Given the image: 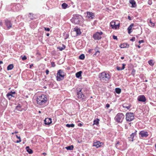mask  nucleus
Wrapping results in <instances>:
<instances>
[{
  "instance_id": "nucleus-1",
  "label": "nucleus",
  "mask_w": 156,
  "mask_h": 156,
  "mask_svg": "<svg viewBox=\"0 0 156 156\" xmlns=\"http://www.w3.org/2000/svg\"><path fill=\"white\" fill-rule=\"evenodd\" d=\"M48 100L46 96L42 94L41 96L37 97V103L38 104L43 105V106L45 105V103Z\"/></svg>"
},
{
  "instance_id": "nucleus-2",
  "label": "nucleus",
  "mask_w": 156,
  "mask_h": 156,
  "mask_svg": "<svg viewBox=\"0 0 156 156\" xmlns=\"http://www.w3.org/2000/svg\"><path fill=\"white\" fill-rule=\"evenodd\" d=\"M99 76L100 80L104 83L108 82L110 78L109 74L105 72L101 73Z\"/></svg>"
},
{
  "instance_id": "nucleus-3",
  "label": "nucleus",
  "mask_w": 156,
  "mask_h": 156,
  "mask_svg": "<svg viewBox=\"0 0 156 156\" xmlns=\"http://www.w3.org/2000/svg\"><path fill=\"white\" fill-rule=\"evenodd\" d=\"M65 73L63 70L59 69L58 70L57 73L56 80L58 81L62 80L64 79Z\"/></svg>"
},
{
  "instance_id": "nucleus-4",
  "label": "nucleus",
  "mask_w": 156,
  "mask_h": 156,
  "mask_svg": "<svg viewBox=\"0 0 156 156\" xmlns=\"http://www.w3.org/2000/svg\"><path fill=\"white\" fill-rule=\"evenodd\" d=\"M82 19V17L81 16L76 15L74 16L73 17V18L72 20L75 23L78 24Z\"/></svg>"
},
{
  "instance_id": "nucleus-5",
  "label": "nucleus",
  "mask_w": 156,
  "mask_h": 156,
  "mask_svg": "<svg viewBox=\"0 0 156 156\" xmlns=\"http://www.w3.org/2000/svg\"><path fill=\"white\" fill-rule=\"evenodd\" d=\"M124 117V115L122 113H118L115 117V119L118 122H121L122 121Z\"/></svg>"
},
{
  "instance_id": "nucleus-6",
  "label": "nucleus",
  "mask_w": 156,
  "mask_h": 156,
  "mask_svg": "<svg viewBox=\"0 0 156 156\" xmlns=\"http://www.w3.org/2000/svg\"><path fill=\"white\" fill-rule=\"evenodd\" d=\"M126 119L127 121H131L134 118V114L133 113H127L126 114Z\"/></svg>"
},
{
  "instance_id": "nucleus-7",
  "label": "nucleus",
  "mask_w": 156,
  "mask_h": 156,
  "mask_svg": "<svg viewBox=\"0 0 156 156\" xmlns=\"http://www.w3.org/2000/svg\"><path fill=\"white\" fill-rule=\"evenodd\" d=\"M102 34V32H97L93 35V37L95 40H100L101 38V35Z\"/></svg>"
},
{
  "instance_id": "nucleus-8",
  "label": "nucleus",
  "mask_w": 156,
  "mask_h": 156,
  "mask_svg": "<svg viewBox=\"0 0 156 156\" xmlns=\"http://www.w3.org/2000/svg\"><path fill=\"white\" fill-rule=\"evenodd\" d=\"M77 97L79 99H83L84 96L82 92H81V90H80L79 91H78L77 92Z\"/></svg>"
},
{
  "instance_id": "nucleus-9",
  "label": "nucleus",
  "mask_w": 156,
  "mask_h": 156,
  "mask_svg": "<svg viewBox=\"0 0 156 156\" xmlns=\"http://www.w3.org/2000/svg\"><path fill=\"white\" fill-rule=\"evenodd\" d=\"M138 101H139L144 102L146 101V98L144 95L139 96L137 98Z\"/></svg>"
},
{
  "instance_id": "nucleus-10",
  "label": "nucleus",
  "mask_w": 156,
  "mask_h": 156,
  "mask_svg": "<svg viewBox=\"0 0 156 156\" xmlns=\"http://www.w3.org/2000/svg\"><path fill=\"white\" fill-rule=\"evenodd\" d=\"M15 94V92H10L9 93H8L6 95V96L8 98L9 100L11 99L12 97H14V96L13 95V94Z\"/></svg>"
},
{
  "instance_id": "nucleus-11",
  "label": "nucleus",
  "mask_w": 156,
  "mask_h": 156,
  "mask_svg": "<svg viewBox=\"0 0 156 156\" xmlns=\"http://www.w3.org/2000/svg\"><path fill=\"white\" fill-rule=\"evenodd\" d=\"M140 135L142 137H147L148 135L147 132L144 131H141L140 133Z\"/></svg>"
},
{
  "instance_id": "nucleus-12",
  "label": "nucleus",
  "mask_w": 156,
  "mask_h": 156,
  "mask_svg": "<svg viewBox=\"0 0 156 156\" xmlns=\"http://www.w3.org/2000/svg\"><path fill=\"white\" fill-rule=\"evenodd\" d=\"M5 24L7 27L8 29H9L12 27V24L10 21L6 20H5Z\"/></svg>"
},
{
  "instance_id": "nucleus-13",
  "label": "nucleus",
  "mask_w": 156,
  "mask_h": 156,
  "mask_svg": "<svg viewBox=\"0 0 156 156\" xmlns=\"http://www.w3.org/2000/svg\"><path fill=\"white\" fill-rule=\"evenodd\" d=\"M74 30L72 32L73 33L74 32H76V35H78L81 34V32L80 31V30L77 27H75L74 28Z\"/></svg>"
},
{
  "instance_id": "nucleus-14",
  "label": "nucleus",
  "mask_w": 156,
  "mask_h": 156,
  "mask_svg": "<svg viewBox=\"0 0 156 156\" xmlns=\"http://www.w3.org/2000/svg\"><path fill=\"white\" fill-rule=\"evenodd\" d=\"M44 123L45 125H49L51 123V118H46L44 120Z\"/></svg>"
},
{
  "instance_id": "nucleus-15",
  "label": "nucleus",
  "mask_w": 156,
  "mask_h": 156,
  "mask_svg": "<svg viewBox=\"0 0 156 156\" xmlns=\"http://www.w3.org/2000/svg\"><path fill=\"white\" fill-rule=\"evenodd\" d=\"M94 14L91 12H87V17L90 20L92 19L93 18Z\"/></svg>"
},
{
  "instance_id": "nucleus-16",
  "label": "nucleus",
  "mask_w": 156,
  "mask_h": 156,
  "mask_svg": "<svg viewBox=\"0 0 156 156\" xmlns=\"http://www.w3.org/2000/svg\"><path fill=\"white\" fill-rule=\"evenodd\" d=\"M136 131L135 132H134V133H133L130 135V137H129V140L131 141L132 142L133 141V138L134 137V136H135L136 135Z\"/></svg>"
},
{
  "instance_id": "nucleus-17",
  "label": "nucleus",
  "mask_w": 156,
  "mask_h": 156,
  "mask_svg": "<svg viewBox=\"0 0 156 156\" xmlns=\"http://www.w3.org/2000/svg\"><path fill=\"white\" fill-rule=\"evenodd\" d=\"M134 26V24L133 23L131 24L129 26L128 28V32L129 34H130L132 31H131L132 28V27Z\"/></svg>"
},
{
  "instance_id": "nucleus-18",
  "label": "nucleus",
  "mask_w": 156,
  "mask_h": 156,
  "mask_svg": "<svg viewBox=\"0 0 156 156\" xmlns=\"http://www.w3.org/2000/svg\"><path fill=\"white\" fill-rule=\"evenodd\" d=\"M130 3L132 4V7H135L136 6V3L134 0H130Z\"/></svg>"
},
{
  "instance_id": "nucleus-19",
  "label": "nucleus",
  "mask_w": 156,
  "mask_h": 156,
  "mask_svg": "<svg viewBox=\"0 0 156 156\" xmlns=\"http://www.w3.org/2000/svg\"><path fill=\"white\" fill-rule=\"evenodd\" d=\"M101 143L99 141H97L94 142V146L96 147L97 148H98L101 146Z\"/></svg>"
},
{
  "instance_id": "nucleus-20",
  "label": "nucleus",
  "mask_w": 156,
  "mask_h": 156,
  "mask_svg": "<svg viewBox=\"0 0 156 156\" xmlns=\"http://www.w3.org/2000/svg\"><path fill=\"white\" fill-rule=\"evenodd\" d=\"M126 65L125 64H122V68L119 67L118 66H117L116 67V69L118 70H122L124 69L125 68V66Z\"/></svg>"
},
{
  "instance_id": "nucleus-21",
  "label": "nucleus",
  "mask_w": 156,
  "mask_h": 156,
  "mask_svg": "<svg viewBox=\"0 0 156 156\" xmlns=\"http://www.w3.org/2000/svg\"><path fill=\"white\" fill-rule=\"evenodd\" d=\"M26 149L27 152H28L29 154H31L33 153V151L31 149L29 148L28 146H27L26 147Z\"/></svg>"
},
{
  "instance_id": "nucleus-22",
  "label": "nucleus",
  "mask_w": 156,
  "mask_h": 156,
  "mask_svg": "<svg viewBox=\"0 0 156 156\" xmlns=\"http://www.w3.org/2000/svg\"><path fill=\"white\" fill-rule=\"evenodd\" d=\"M82 73V72L81 71L77 72L76 74V77L77 78H79L81 76Z\"/></svg>"
},
{
  "instance_id": "nucleus-23",
  "label": "nucleus",
  "mask_w": 156,
  "mask_h": 156,
  "mask_svg": "<svg viewBox=\"0 0 156 156\" xmlns=\"http://www.w3.org/2000/svg\"><path fill=\"white\" fill-rule=\"evenodd\" d=\"M13 65L12 64L9 65L7 67V69L8 70H11L13 68Z\"/></svg>"
},
{
  "instance_id": "nucleus-24",
  "label": "nucleus",
  "mask_w": 156,
  "mask_h": 156,
  "mask_svg": "<svg viewBox=\"0 0 156 156\" xmlns=\"http://www.w3.org/2000/svg\"><path fill=\"white\" fill-rule=\"evenodd\" d=\"M115 24V22L114 21H112L110 23V25L111 27H112V28L114 29V26Z\"/></svg>"
},
{
  "instance_id": "nucleus-25",
  "label": "nucleus",
  "mask_w": 156,
  "mask_h": 156,
  "mask_svg": "<svg viewBox=\"0 0 156 156\" xmlns=\"http://www.w3.org/2000/svg\"><path fill=\"white\" fill-rule=\"evenodd\" d=\"M16 137L17 138L19 139V140H17L15 142L16 143H19L21 141V140L20 136H18L17 135H16Z\"/></svg>"
},
{
  "instance_id": "nucleus-26",
  "label": "nucleus",
  "mask_w": 156,
  "mask_h": 156,
  "mask_svg": "<svg viewBox=\"0 0 156 156\" xmlns=\"http://www.w3.org/2000/svg\"><path fill=\"white\" fill-rule=\"evenodd\" d=\"M73 145L70 146L66 147V148L67 150H71L73 149Z\"/></svg>"
},
{
  "instance_id": "nucleus-27",
  "label": "nucleus",
  "mask_w": 156,
  "mask_h": 156,
  "mask_svg": "<svg viewBox=\"0 0 156 156\" xmlns=\"http://www.w3.org/2000/svg\"><path fill=\"white\" fill-rule=\"evenodd\" d=\"M115 91L117 93L119 94L121 93V90L119 88H116L115 89Z\"/></svg>"
},
{
  "instance_id": "nucleus-28",
  "label": "nucleus",
  "mask_w": 156,
  "mask_h": 156,
  "mask_svg": "<svg viewBox=\"0 0 156 156\" xmlns=\"http://www.w3.org/2000/svg\"><path fill=\"white\" fill-rule=\"evenodd\" d=\"M66 126L68 127H74L75 126V125L73 124H66Z\"/></svg>"
},
{
  "instance_id": "nucleus-29",
  "label": "nucleus",
  "mask_w": 156,
  "mask_h": 156,
  "mask_svg": "<svg viewBox=\"0 0 156 156\" xmlns=\"http://www.w3.org/2000/svg\"><path fill=\"white\" fill-rule=\"evenodd\" d=\"M16 109L20 111H22V108H21V106L20 105H19L16 107Z\"/></svg>"
},
{
  "instance_id": "nucleus-30",
  "label": "nucleus",
  "mask_w": 156,
  "mask_h": 156,
  "mask_svg": "<svg viewBox=\"0 0 156 156\" xmlns=\"http://www.w3.org/2000/svg\"><path fill=\"white\" fill-rule=\"evenodd\" d=\"M65 46L64 45H63V46L62 47H59L58 48L59 49L60 51H62L65 49Z\"/></svg>"
},
{
  "instance_id": "nucleus-31",
  "label": "nucleus",
  "mask_w": 156,
  "mask_h": 156,
  "mask_svg": "<svg viewBox=\"0 0 156 156\" xmlns=\"http://www.w3.org/2000/svg\"><path fill=\"white\" fill-rule=\"evenodd\" d=\"M67 6L68 5L65 3H63L62 5V8L64 9H66Z\"/></svg>"
},
{
  "instance_id": "nucleus-32",
  "label": "nucleus",
  "mask_w": 156,
  "mask_h": 156,
  "mask_svg": "<svg viewBox=\"0 0 156 156\" xmlns=\"http://www.w3.org/2000/svg\"><path fill=\"white\" fill-rule=\"evenodd\" d=\"M99 120L97 119L96 120H94V124H96L97 125L99 123Z\"/></svg>"
},
{
  "instance_id": "nucleus-33",
  "label": "nucleus",
  "mask_w": 156,
  "mask_h": 156,
  "mask_svg": "<svg viewBox=\"0 0 156 156\" xmlns=\"http://www.w3.org/2000/svg\"><path fill=\"white\" fill-rule=\"evenodd\" d=\"M131 123H128L125 124V128L126 129H128L129 128V127H130L131 126L130 125Z\"/></svg>"
},
{
  "instance_id": "nucleus-34",
  "label": "nucleus",
  "mask_w": 156,
  "mask_h": 156,
  "mask_svg": "<svg viewBox=\"0 0 156 156\" xmlns=\"http://www.w3.org/2000/svg\"><path fill=\"white\" fill-rule=\"evenodd\" d=\"M84 58H85V55L83 54H81L79 57V58H80V59H81V60L84 59Z\"/></svg>"
},
{
  "instance_id": "nucleus-35",
  "label": "nucleus",
  "mask_w": 156,
  "mask_h": 156,
  "mask_svg": "<svg viewBox=\"0 0 156 156\" xmlns=\"http://www.w3.org/2000/svg\"><path fill=\"white\" fill-rule=\"evenodd\" d=\"M30 19L31 20H33L34 18V17L33 16V14L32 13H29V16Z\"/></svg>"
},
{
  "instance_id": "nucleus-36",
  "label": "nucleus",
  "mask_w": 156,
  "mask_h": 156,
  "mask_svg": "<svg viewBox=\"0 0 156 156\" xmlns=\"http://www.w3.org/2000/svg\"><path fill=\"white\" fill-rule=\"evenodd\" d=\"M123 106L124 108H126L127 109H129L130 107V106L129 105L128 106H126V105L125 104H124L123 105Z\"/></svg>"
},
{
  "instance_id": "nucleus-37",
  "label": "nucleus",
  "mask_w": 156,
  "mask_h": 156,
  "mask_svg": "<svg viewBox=\"0 0 156 156\" xmlns=\"http://www.w3.org/2000/svg\"><path fill=\"white\" fill-rule=\"evenodd\" d=\"M148 63L151 66H153L154 64L153 62V61L152 60H149L148 62Z\"/></svg>"
},
{
  "instance_id": "nucleus-38",
  "label": "nucleus",
  "mask_w": 156,
  "mask_h": 156,
  "mask_svg": "<svg viewBox=\"0 0 156 156\" xmlns=\"http://www.w3.org/2000/svg\"><path fill=\"white\" fill-rule=\"evenodd\" d=\"M98 47H96L95 48V50L96 51V54L98 53H100V51L98 50Z\"/></svg>"
},
{
  "instance_id": "nucleus-39",
  "label": "nucleus",
  "mask_w": 156,
  "mask_h": 156,
  "mask_svg": "<svg viewBox=\"0 0 156 156\" xmlns=\"http://www.w3.org/2000/svg\"><path fill=\"white\" fill-rule=\"evenodd\" d=\"M136 71L134 69H133L131 72V74L133 75L134 76L135 74Z\"/></svg>"
},
{
  "instance_id": "nucleus-40",
  "label": "nucleus",
  "mask_w": 156,
  "mask_h": 156,
  "mask_svg": "<svg viewBox=\"0 0 156 156\" xmlns=\"http://www.w3.org/2000/svg\"><path fill=\"white\" fill-rule=\"evenodd\" d=\"M119 24H115V25L114 26V29H116L118 28H119Z\"/></svg>"
},
{
  "instance_id": "nucleus-41",
  "label": "nucleus",
  "mask_w": 156,
  "mask_h": 156,
  "mask_svg": "<svg viewBox=\"0 0 156 156\" xmlns=\"http://www.w3.org/2000/svg\"><path fill=\"white\" fill-rule=\"evenodd\" d=\"M150 23L151 24V26L153 27L154 26V24L151 21V20H150Z\"/></svg>"
},
{
  "instance_id": "nucleus-42",
  "label": "nucleus",
  "mask_w": 156,
  "mask_h": 156,
  "mask_svg": "<svg viewBox=\"0 0 156 156\" xmlns=\"http://www.w3.org/2000/svg\"><path fill=\"white\" fill-rule=\"evenodd\" d=\"M51 64L52 67H55V62H51Z\"/></svg>"
},
{
  "instance_id": "nucleus-43",
  "label": "nucleus",
  "mask_w": 156,
  "mask_h": 156,
  "mask_svg": "<svg viewBox=\"0 0 156 156\" xmlns=\"http://www.w3.org/2000/svg\"><path fill=\"white\" fill-rule=\"evenodd\" d=\"M148 3L149 5H151L152 4V0H149L148 2Z\"/></svg>"
},
{
  "instance_id": "nucleus-44",
  "label": "nucleus",
  "mask_w": 156,
  "mask_h": 156,
  "mask_svg": "<svg viewBox=\"0 0 156 156\" xmlns=\"http://www.w3.org/2000/svg\"><path fill=\"white\" fill-rule=\"evenodd\" d=\"M21 57L22 58V59L23 60L26 59L27 58V57H26L25 56H24L23 57L21 56Z\"/></svg>"
},
{
  "instance_id": "nucleus-45",
  "label": "nucleus",
  "mask_w": 156,
  "mask_h": 156,
  "mask_svg": "<svg viewBox=\"0 0 156 156\" xmlns=\"http://www.w3.org/2000/svg\"><path fill=\"white\" fill-rule=\"evenodd\" d=\"M44 30H46V31H50V29L49 28H46V27H44Z\"/></svg>"
},
{
  "instance_id": "nucleus-46",
  "label": "nucleus",
  "mask_w": 156,
  "mask_h": 156,
  "mask_svg": "<svg viewBox=\"0 0 156 156\" xmlns=\"http://www.w3.org/2000/svg\"><path fill=\"white\" fill-rule=\"evenodd\" d=\"M130 40L133 41H135V37H133L130 39Z\"/></svg>"
},
{
  "instance_id": "nucleus-47",
  "label": "nucleus",
  "mask_w": 156,
  "mask_h": 156,
  "mask_svg": "<svg viewBox=\"0 0 156 156\" xmlns=\"http://www.w3.org/2000/svg\"><path fill=\"white\" fill-rule=\"evenodd\" d=\"M113 38L114 39L117 40V37L115 35L113 36Z\"/></svg>"
},
{
  "instance_id": "nucleus-48",
  "label": "nucleus",
  "mask_w": 156,
  "mask_h": 156,
  "mask_svg": "<svg viewBox=\"0 0 156 156\" xmlns=\"http://www.w3.org/2000/svg\"><path fill=\"white\" fill-rule=\"evenodd\" d=\"M49 73V71L48 69L46 70V75H48Z\"/></svg>"
},
{
  "instance_id": "nucleus-49",
  "label": "nucleus",
  "mask_w": 156,
  "mask_h": 156,
  "mask_svg": "<svg viewBox=\"0 0 156 156\" xmlns=\"http://www.w3.org/2000/svg\"><path fill=\"white\" fill-rule=\"evenodd\" d=\"M106 107L107 108H108L110 107V105L108 104H107L106 105Z\"/></svg>"
},
{
  "instance_id": "nucleus-50",
  "label": "nucleus",
  "mask_w": 156,
  "mask_h": 156,
  "mask_svg": "<svg viewBox=\"0 0 156 156\" xmlns=\"http://www.w3.org/2000/svg\"><path fill=\"white\" fill-rule=\"evenodd\" d=\"M119 144V142H117L115 145L116 147H118V145Z\"/></svg>"
},
{
  "instance_id": "nucleus-51",
  "label": "nucleus",
  "mask_w": 156,
  "mask_h": 156,
  "mask_svg": "<svg viewBox=\"0 0 156 156\" xmlns=\"http://www.w3.org/2000/svg\"><path fill=\"white\" fill-rule=\"evenodd\" d=\"M144 42V41L143 40H141V41H139V43L140 44L141 43H143Z\"/></svg>"
},
{
  "instance_id": "nucleus-52",
  "label": "nucleus",
  "mask_w": 156,
  "mask_h": 156,
  "mask_svg": "<svg viewBox=\"0 0 156 156\" xmlns=\"http://www.w3.org/2000/svg\"><path fill=\"white\" fill-rule=\"evenodd\" d=\"M82 124L81 123H79L78 124V125L80 126H82Z\"/></svg>"
},
{
  "instance_id": "nucleus-53",
  "label": "nucleus",
  "mask_w": 156,
  "mask_h": 156,
  "mask_svg": "<svg viewBox=\"0 0 156 156\" xmlns=\"http://www.w3.org/2000/svg\"><path fill=\"white\" fill-rule=\"evenodd\" d=\"M18 133V132H17V131H15V132H13V133H12V134L13 135V134H14L15 133Z\"/></svg>"
},
{
  "instance_id": "nucleus-54",
  "label": "nucleus",
  "mask_w": 156,
  "mask_h": 156,
  "mask_svg": "<svg viewBox=\"0 0 156 156\" xmlns=\"http://www.w3.org/2000/svg\"><path fill=\"white\" fill-rule=\"evenodd\" d=\"M128 19L129 20H132L131 17L129 16H128Z\"/></svg>"
},
{
  "instance_id": "nucleus-55",
  "label": "nucleus",
  "mask_w": 156,
  "mask_h": 156,
  "mask_svg": "<svg viewBox=\"0 0 156 156\" xmlns=\"http://www.w3.org/2000/svg\"><path fill=\"white\" fill-rule=\"evenodd\" d=\"M91 50H92L91 49H90V50H89L88 52H90Z\"/></svg>"
},
{
  "instance_id": "nucleus-56",
  "label": "nucleus",
  "mask_w": 156,
  "mask_h": 156,
  "mask_svg": "<svg viewBox=\"0 0 156 156\" xmlns=\"http://www.w3.org/2000/svg\"><path fill=\"white\" fill-rule=\"evenodd\" d=\"M3 63V62L2 61H0V64H2Z\"/></svg>"
},
{
  "instance_id": "nucleus-57",
  "label": "nucleus",
  "mask_w": 156,
  "mask_h": 156,
  "mask_svg": "<svg viewBox=\"0 0 156 156\" xmlns=\"http://www.w3.org/2000/svg\"><path fill=\"white\" fill-rule=\"evenodd\" d=\"M33 66V64L30 65V68H31V67H32V66Z\"/></svg>"
},
{
  "instance_id": "nucleus-58",
  "label": "nucleus",
  "mask_w": 156,
  "mask_h": 156,
  "mask_svg": "<svg viewBox=\"0 0 156 156\" xmlns=\"http://www.w3.org/2000/svg\"><path fill=\"white\" fill-rule=\"evenodd\" d=\"M121 59H123L124 58V57H122L121 58Z\"/></svg>"
},
{
  "instance_id": "nucleus-59",
  "label": "nucleus",
  "mask_w": 156,
  "mask_h": 156,
  "mask_svg": "<svg viewBox=\"0 0 156 156\" xmlns=\"http://www.w3.org/2000/svg\"><path fill=\"white\" fill-rule=\"evenodd\" d=\"M46 35L47 36H48L49 35V34L48 33Z\"/></svg>"
},
{
  "instance_id": "nucleus-60",
  "label": "nucleus",
  "mask_w": 156,
  "mask_h": 156,
  "mask_svg": "<svg viewBox=\"0 0 156 156\" xmlns=\"http://www.w3.org/2000/svg\"><path fill=\"white\" fill-rule=\"evenodd\" d=\"M43 154L44 155H46V153H43Z\"/></svg>"
},
{
  "instance_id": "nucleus-61",
  "label": "nucleus",
  "mask_w": 156,
  "mask_h": 156,
  "mask_svg": "<svg viewBox=\"0 0 156 156\" xmlns=\"http://www.w3.org/2000/svg\"><path fill=\"white\" fill-rule=\"evenodd\" d=\"M138 47L139 48H140V46L138 45Z\"/></svg>"
},
{
  "instance_id": "nucleus-62",
  "label": "nucleus",
  "mask_w": 156,
  "mask_h": 156,
  "mask_svg": "<svg viewBox=\"0 0 156 156\" xmlns=\"http://www.w3.org/2000/svg\"><path fill=\"white\" fill-rule=\"evenodd\" d=\"M2 22H0V25H1V24H2Z\"/></svg>"
},
{
  "instance_id": "nucleus-63",
  "label": "nucleus",
  "mask_w": 156,
  "mask_h": 156,
  "mask_svg": "<svg viewBox=\"0 0 156 156\" xmlns=\"http://www.w3.org/2000/svg\"><path fill=\"white\" fill-rule=\"evenodd\" d=\"M39 113H41V112L40 111H39Z\"/></svg>"
},
{
  "instance_id": "nucleus-64",
  "label": "nucleus",
  "mask_w": 156,
  "mask_h": 156,
  "mask_svg": "<svg viewBox=\"0 0 156 156\" xmlns=\"http://www.w3.org/2000/svg\"><path fill=\"white\" fill-rule=\"evenodd\" d=\"M1 67V66H0V67Z\"/></svg>"
}]
</instances>
